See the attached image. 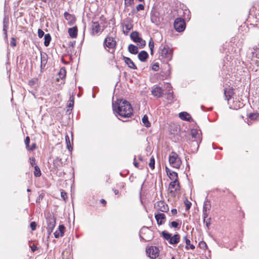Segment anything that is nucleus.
<instances>
[{
	"label": "nucleus",
	"mask_w": 259,
	"mask_h": 259,
	"mask_svg": "<svg viewBox=\"0 0 259 259\" xmlns=\"http://www.w3.org/2000/svg\"><path fill=\"white\" fill-rule=\"evenodd\" d=\"M113 110L121 117H130L133 113V109L129 102L117 100L112 104Z\"/></svg>",
	"instance_id": "f257e3e1"
},
{
	"label": "nucleus",
	"mask_w": 259,
	"mask_h": 259,
	"mask_svg": "<svg viewBox=\"0 0 259 259\" xmlns=\"http://www.w3.org/2000/svg\"><path fill=\"white\" fill-rule=\"evenodd\" d=\"M159 58L164 62H168L172 58L173 51L168 45L161 44L159 49Z\"/></svg>",
	"instance_id": "f03ea898"
},
{
	"label": "nucleus",
	"mask_w": 259,
	"mask_h": 259,
	"mask_svg": "<svg viewBox=\"0 0 259 259\" xmlns=\"http://www.w3.org/2000/svg\"><path fill=\"white\" fill-rule=\"evenodd\" d=\"M233 89L232 88H229L227 89H225L224 90V95L226 98V99L228 101V104L230 105V108L234 109H238V108H241V104L240 102H236L233 105L231 104V100L234 95Z\"/></svg>",
	"instance_id": "7ed1b4c3"
},
{
	"label": "nucleus",
	"mask_w": 259,
	"mask_h": 259,
	"mask_svg": "<svg viewBox=\"0 0 259 259\" xmlns=\"http://www.w3.org/2000/svg\"><path fill=\"white\" fill-rule=\"evenodd\" d=\"M191 135L192 137V140L190 142L191 146L194 147L193 150L196 151L199 147V144L200 143L201 139L200 137V135L198 132L196 130L191 131Z\"/></svg>",
	"instance_id": "20e7f679"
},
{
	"label": "nucleus",
	"mask_w": 259,
	"mask_h": 259,
	"mask_svg": "<svg viewBox=\"0 0 259 259\" xmlns=\"http://www.w3.org/2000/svg\"><path fill=\"white\" fill-rule=\"evenodd\" d=\"M169 162L170 165L176 168H179L181 164L182 161L178 154L175 152L170 153L169 156Z\"/></svg>",
	"instance_id": "39448f33"
},
{
	"label": "nucleus",
	"mask_w": 259,
	"mask_h": 259,
	"mask_svg": "<svg viewBox=\"0 0 259 259\" xmlns=\"http://www.w3.org/2000/svg\"><path fill=\"white\" fill-rule=\"evenodd\" d=\"M161 235L163 238L171 244H176L179 242L180 240V236L178 234H175L172 236L171 234L162 231Z\"/></svg>",
	"instance_id": "423d86ee"
},
{
	"label": "nucleus",
	"mask_w": 259,
	"mask_h": 259,
	"mask_svg": "<svg viewBox=\"0 0 259 259\" xmlns=\"http://www.w3.org/2000/svg\"><path fill=\"white\" fill-rule=\"evenodd\" d=\"M140 236L144 241H149L153 237V233L149 228L143 227L140 230Z\"/></svg>",
	"instance_id": "0eeeda50"
},
{
	"label": "nucleus",
	"mask_w": 259,
	"mask_h": 259,
	"mask_svg": "<svg viewBox=\"0 0 259 259\" xmlns=\"http://www.w3.org/2000/svg\"><path fill=\"white\" fill-rule=\"evenodd\" d=\"M46 220L47 224V229L48 234L50 235L52 233L56 226V218L53 214L49 213L46 218Z\"/></svg>",
	"instance_id": "6e6552de"
},
{
	"label": "nucleus",
	"mask_w": 259,
	"mask_h": 259,
	"mask_svg": "<svg viewBox=\"0 0 259 259\" xmlns=\"http://www.w3.org/2000/svg\"><path fill=\"white\" fill-rule=\"evenodd\" d=\"M174 27L176 31L182 32L185 29V22L184 20L181 18H177L174 22Z\"/></svg>",
	"instance_id": "1a4fd4ad"
},
{
	"label": "nucleus",
	"mask_w": 259,
	"mask_h": 259,
	"mask_svg": "<svg viewBox=\"0 0 259 259\" xmlns=\"http://www.w3.org/2000/svg\"><path fill=\"white\" fill-rule=\"evenodd\" d=\"M146 252L148 256L152 259H156L159 255V251L155 246H150L146 249Z\"/></svg>",
	"instance_id": "9d476101"
},
{
	"label": "nucleus",
	"mask_w": 259,
	"mask_h": 259,
	"mask_svg": "<svg viewBox=\"0 0 259 259\" xmlns=\"http://www.w3.org/2000/svg\"><path fill=\"white\" fill-rule=\"evenodd\" d=\"M104 47H107L109 49H114L116 46V41L115 38L112 36H107L104 41Z\"/></svg>",
	"instance_id": "9b49d317"
},
{
	"label": "nucleus",
	"mask_w": 259,
	"mask_h": 259,
	"mask_svg": "<svg viewBox=\"0 0 259 259\" xmlns=\"http://www.w3.org/2000/svg\"><path fill=\"white\" fill-rule=\"evenodd\" d=\"M155 208L162 212H167L168 210V205L163 201H158L155 205Z\"/></svg>",
	"instance_id": "f8f14e48"
},
{
	"label": "nucleus",
	"mask_w": 259,
	"mask_h": 259,
	"mask_svg": "<svg viewBox=\"0 0 259 259\" xmlns=\"http://www.w3.org/2000/svg\"><path fill=\"white\" fill-rule=\"evenodd\" d=\"M211 208L210 201L208 199H206L204 202L203 207V216L204 218H207V211L210 210Z\"/></svg>",
	"instance_id": "ddd939ff"
},
{
	"label": "nucleus",
	"mask_w": 259,
	"mask_h": 259,
	"mask_svg": "<svg viewBox=\"0 0 259 259\" xmlns=\"http://www.w3.org/2000/svg\"><path fill=\"white\" fill-rule=\"evenodd\" d=\"M151 20L153 23L158 25L160 22L159 14L158 12L152 11L151 14Z\"/></svg>",
	"instance_id": "4468645a"
},
{
	"label": "nucleus",
	"mask_w": 259,
	"mask_h": 259,
	"mask_svg": "<svg viewBox=\"0 0 259 259\" xmlns=\"http://www.w3.org/2000/svg\"><path fill=\"white\" fill-rule=\"evenodd\" d=\"M155 218L158 225L163 224L166 221L165 215L162 213L155 214Z\"/></svg>",
	"instance_id": "2eb2a0df"
},
{
	"label": "nucleus",
	"mask_w": 259,
	"mask_h": 259,
	"mask_svg": "<svg viewBox=\"0 0 259 259\" xmlns=\"http://www.w3.org/2000/svg\"><path fill=\"white\" fill-rule=\"evenodd\" d=\"M151 93L154 97L160 98L162 96L163 90L159 87H156L152 89Z\"/></svg>",
	"instance_id": "dca6fc26"
},
{
	"label": "nucleus",
	"mask_w": 259,
	"mask_h": 259,
	"mask_svg": "<svg viewBox=\"0 0 259 259\" xmlns=\"http://www.w3.org/2000/svg\"><path fill=\"white\" fill-rule=\"evenodd\" d=\"M179 182L178 180L177 181H172L169 184V190H169L170 193H174L175 191H177L179 189Z\"/></svg>",
	"instance_id": "f3484780"
},
{
	"label": "nucleus",
	"mask_w": 259,
	"mask_h": 259,
	"mask_svg": "<svg viewBox=\"0 0 259 259\" xmlns=\"http://www.w3.org/2000/svg\"><path fill=\"white\" fill-rule=\"evenodd\" d=\"M165 170L167 176L171 181H176L178 180V174L176 172L170 170L167 167H166Z\"/></svg>",
	"instance_id": "a211bd4d"
},
{
	"label": "nucleus",
	"mask_w": 259,
	"mask_h": 259,
	"mask_svg": "<svg viewBox=\"0 0 259 259\" xmlns=\"http://www.w3.org/2000/svg\"><path fill=\"white\" fill-rule=\"evenodd\" d=\"M48 55L44 52L40 53V68H44L48 61Z\"/></svg>",
	"instance_id": "6ab92c4d"
},
{
	"label": "nucleus",
	"mask_w": 259,
	"mask_h": 259,
	"mask_svg": "<svg viewBox=\"0 0 259 259\" xmlns=\"http://www.w3.org/2000/svg\"><path fill=\"white\" fill-rule=\"evenodd\" d=\"M65 19L68 21L69 25L73 24L75 21V17L74 15L65 12L64 14Z\"/></svg>",
	"instance_id": "aec40b11"
},
{
	"label": "nucleus",
	"mask_w": 259,
	"mask_h": 259,
	"mask_svg": "<svg viewBox=\"0 0 259 259\" xmlns=\"http://www.w3.org/2000/svg\"><path fill=\"white\" fill-rule=\"evenodd\" d=\"M123 60L129 68L133 69H137V68L136 65L130 58L123 56Z\"/></svg>",
	"instance_id": "412c9836"
},
{
	"label": "nucleus",
	"mask_w": 259,
	"mask_h": 259,
	"mask_svg": "<svg viewBox=\"0 0 259 259\" xmlns=\"http://www.w3.org/2000/svg\"><path fill=\"white\" fill-rule=\"evenodd\" d=\"M58 230H57L54 233V236L56 238H58L59 237H62L64 235L65 227L63 225H59Z\"/></svg>",
	"instance_id": "4be33fe9"
},
{
	"label": "nucleus",
	"mask_w": 259,
	"mask_h": 259,
	"mask_svg": "<svg viewBox=\"0 0 259 259\" xmlns=\"http://www.w3.org/2000/svg\"><path fill=\"white\" fill-rule=\"evenodd\" d=\"M179 117L183 120L187 121H192V119L191 117V115L186 112H180L179 113Z\"/></svg>",
	"instance_id": "5701e85b"
},
{
	"label": "nucleus",
	"mask_w": 259,
	"mask_h": 259,
	"mask_svg": "<svg viewBox=\"0 0 259 259\" xmlns=\"http://www.w3.org/2000/svg\"><path fill=\"white\" fill-rule=\"evenodd\" d=\"M133 24L131 22H126L123 25V32L127 34L128 32L132 29Z\"/></svg>",
	"instance_id": "b1692460"
},
{
	"label": "nucleus",
	"mask_w": 259,
	"mask_h": 259,
	"mask_svg": "<svg viewBox=\"0 0 259 259\" xmlns=\"http://www.w3.org/2000/svg\"><path fill=\"white\" fill-rule=\"evenodd\" d=\"M92 33L94 34H97L101 31V26L98 22H94L92 25Z\"/></svg>",
	"instance_id": "393cba45"
},
{
	"label": "nucleus",
	"mask_w": 259,
	"mask_h": 259,
	"mask_svg": "<svg viewBox=\"0 0 259 259\" xmlns=\"http://www.w3.org/2000/svg\"><path fill=\"white\" fill-rule=\"evenodd\" d=\"M68 32L71 37L76 38L77 35V28L76 26L70 28Z\"/></svg>",
	"instance_id": "a878e982"
},
{
	"label": "nucleus",
	"mask_w": 259,
	"mask_h": 259,
	"mask_svg": "<svg viewBox=\"0 0 259 259\" xmlns=\"http://www.w3.org/2000/svg\"><path fill=\"white\" fill-rule=\"evenodd\" d=\"M148 57V53L145 51H142L138 54V58L142 62H144L146 60L147 58Z\"/></svg>",
	"instance_id": "bb28decb"
},
{
	"label": "nucleus",
	"mask_w": 259,
	"mask_h": 259,
	"mask_svg": "<svg viewBox=\"0 0 259 259\" xmlns=\"http://www.w3.org/2000/svg\"><path fill=\"white\" fill-rule=\"evenodd\" d=\"M252 58L259 59V47H254L251 50Z\"/></svg>",
	"instance_id": "cd10ccee"
},
{
	"label": "nucleus",
	"mask_w": 259,
	"mask_h": 259,
	"mask_svg": "<svg viewBox=\"0 0 259 259\" xmlns=\"http://www.w3.org/2000/svg\"><path fill=\"white\" fill-rule=\"evenodd\" d=\"M183 240L185 241L186 243V249H189V248H190L191 249H194L195 248V246L190 243V240L188 238H187V237L186 236L184 237Z\"/></svg>",
	"instance_id": "c85d7f7f"
},
{
	"label": "nucleus",
	"mask_w": 259,
	"mask_h": 259,
	"mask_svg": "<svg viewBox=\"0 0 259 259\" xmlns=\"http://www.w3.org/2000/svg\"><path fill=\"white\" fill-rule=\"evenodd\" d=\"M128 50L131 53L133 54H136L138 52V47L132 44L128 46Z\"/></svg>",
	"instance_id": "c756f323"
},
{
	"label": "nucleus",
	"mask_w": 259,
	"mask_h": 259,
	"mask_svg": "<svg viewBox=\"0 0 259 259\" xmlns=\"http://www.w3.org/2000/svg\"><path fill=\"white\" fill-rule=\"evenodd\" d=\"M131 38L134 42H136L138 41L140 37H139V33L137 31H134L131 34Z\"/></svg>",
	"instance_id": "7c9ffc66"
},
{
	"label": "nucleus",
	"mask_w": 259,
	"mask_h": 259,
	"mask_svg": "<svg viewBox=\"0 0 259 259\" xmlns=\"http://www.w3.org/2000/svg\"><path fill=\"white\" fill-rule=\"evenodd\" d=\"M142 122H143L144 125L147 127H149L151 125V123L148 120V117L147 115H145L143 117Z\"/></svg>",
	"instance_id": "2f4dec72"
},
{
	"label": "nucleus",
	"mask_w": 259,
	"mask_h": 259,
	"mask_svg": "<svg viewBox=\"0 0 259 259\" xmlns=\"http://www.w3.org/2000/svg\"><path fill=\"white\" fill-rule=\"evenodd\" d=\"M51 40V37L49 33L46 34L45 35V42L44 45L46 47L49 46Z\"/></svg>",
	"instance_id": "473e14b6"
},
{
	"label": "nucleus",
	"mask_w": 259,
	"mask_h": 259,
	"mask_svg": "<svg viewBox=\"0 0 259 259\" xmlns=\"http://www.w3.org/2000/svg\"><path fill=\"white\" fill-rule=\"evenodd\" d=\"M66 70L64 67H62L60 69L58 75L59 76V77L61 79H63L66 76Z\"/></svg>",
	"instance_id": "72a5a7b5"
},
{
	"label": "nucleus",
	"mask_w": 259,
	"mask_h": 259,
	"mask_svg": "<svg viewBox=\"0 0 259 259\" xmlns=\"http://www.w3.org/2000/svg\"><path fill=\"white\" fill-rule=\"evenodd\" d=\"M34 175L36 177H38L41 176V171L39 167L37 165H34Z\"/></svg>",
	"instance_id": "f704fd0d"
},
{
	"label": "nucleus",
	"mask_w": 259,
	"mask_h": 259,
	"mask_svg": "<svg viewBox=\"0 0 259 259\" xmlns=\"http://www.w3.org/2000/svg\"><path fill=\"white\" fill-rule=\"evenodd\" d=\"M53 163L56 167L59 166L62 164V159L57 157L54 160Z\"/></svg>",
	"instance_id": "c9c22d12"
},
{
	"label": "nucleus",
	"mask_w": 259,
	"mask_h": 259,
	"mask_svg": "<svg viewBox=\"0 0 259 259\" xmlns=\"http://www.w3.org/2000/svg\"><path fill=\"white\" fill-rule=\"evenodd\" d=\"M203 222H204V223L205 224V225L206 226L207 228L208 229L209 226L210 225V218L207 219V218L203 217Z\"/></svg>",
	"instance_id": "e433bc0d"
},
{
	"label": "nucleus",
	"mask_w": 259,
	"mask_h": 259,
	"mask_svg": "<svg viewBox=\"0 0 259 259\" xmlns=\"http://www.w3.org/2000/svg\"><path fill=\"white\" fill-rule=\"evenodd\" d=\"M155 165V159L152 156L150 158V162L149 163V165L152 169L154 168Z\"/></svg>",
	"instance_id": "4c0bfd02"
},
{
	"label": "nucleus",
	"mask_w": 259,
	"mask_h": 259,
	"mask_svg": "<svg viewBox=\"0 0 259 259\" xmlns=\"http://www.w3.org/2000/svg\"><path fill=\"white\" fill-rule=\"evenodd\" d=\"M134 0H124V5L125 7H129L134 4Z\"/></svg>",
	"instance_id": "58836bf2"
},
{
	"label": "nucleus",
	"mask_w": 259,
	"mask_h": 259,
	"mask_svg": "<svg viewBox=\"0 0 259 259\" xmlns=\"http://www.w3.org/2000/svg\"><path fill=\"white\" fill-rule=\"evenodd\" d=\"M65 141H66V143L68 149L69 150L70 149L69 147H71V144H70L69 137L68 135H66V136H65Z\"/></svg>",
	"instance_id": "ea45409f"
},
{
	"label": "nucleus",
	"mask_w": 259,
	"mask_h": 259,
	"mask_svg": "<svg viewBox=\"0 0 259 259\" xmlns=\"http://www.w3.org/2000/svg\"><path fill=\"white\" fill-rule=\"evenodd\" d=\"M199 246L201 248L205 250L207 248V245L204 241H201L199 243Z\"/></svg>",
	"instance_id": "a19ab883"
},
{
	"label": "nucleus",
	"mask_w": 259,
	"mask_h": 259,
	"mask_svg": "<svg viewBox=\"0 0 259 259\" xmlns=\"http://www.w3.org/2000/svg\"><path fill=\"white\" fill-rule=\"evenodd\" d=\"M136 42L138 43V45L142 47L145 46L146 44L145 41L143 40L141 37L140 38V39L138 40V41H137Z\"/></svg>",
	"instance_id": "79ce46f5"
},
{
	"label": "nucleus",
	"mask_w": 259,
	"mask_h": 259,
	"mask_svg": "<svg viewBox=\"0 0 259 259\" xmlns=\"http://www.w3.org/2000/svg\"><path fill=\"white\" fill-rule=\"evenodd\" d=\"M170 227L175 228H177L180 227V225L178 222L176 221H173L170 223Z\"/></svg>",
	"instance_id": "37998d69"
},
{
	"label": "nucleus",
	"mask_w": 259,
	"mask_h": 259,
	"mask_svg": "<svg viewBox=\"0 0 259 259\" xmlns=\"http://www.w3.org/2000/svg\"><path fill=\"white\" fill-rule=\"evenodd\" d=\"M8 28V26L3 25V31L5 34V37L6 39H8V35H7V29Z\"/></svg>",
	"instance_id": "c03bdc74"
},
{
	"label": "nucleus",
	"mask_w": 259,
	"mask_h": 259,
	"mask_svg": "<svg viewBox=\"0 0 259 259\" xmlns=\"http://www.w3.org/2000/svg\"><path fill=\"white\" fill-rule=\"evenodd\" d=\"M171 89H168V94H167V99L168 100H172L173 99V94H172V92H171Z\"/></svg>",
	"instance_id": "a18cd8bd"
},
{
	"label": "nucleus",
	"mask_w": 259,
	"mask_h": 259,
	"mask_svg": "<svg viewBox=\"0 0 259 259\" xmlns=\"http://www.w3.org/2000/svg\"><path fill=\"white\" fill-rule=\"evenodd\" d=\"M30 228L32 231H34L36 229V223L35 222H32L30 224Z\"/></svg>",
	"instance_id": "49530a36"
},
{
	"label": "nucleus",
	"mask_w": 259,
	"mask_h": 259,
	"mask_svg": "<svg viewBox=\"0 0 259 259\" xmlns=\"http://www.w3.org/2000/svg\"><path fill=\"white\" fill-rule=\"evenodd\" d=\"M144 6L143 4H139L136 7V10L137 11H140L141 10H143L144 9Z\"/></svg>",
	"instance_id": "de8ad7c7"
},
{
	"label": "nucleus",
	"mask_w": 259,
	"mask_h": 259,
	"mask_svg": "<svg viewBox=\"0 0 259 259\" xmlns=\"http://www.w3.org/2000/svg\"><path fill=\"white\" fill-rule=\"evenodd\" d=\"M10 45L13 47H14L16 46V40L14 37H12L11 38Z\"/></svg>",
	"instance_id": "09e8293b"
},
{
	"label": "nucleus",
	"mask_w": 259,
	"mask_h": 259,
	"mask_svg": "<svg viewBox=\"0 0 259 259\" xmlns=\"http://www.w3.org/2000/svg\"><path fill=\"white\" fill-rule=\"evenodd\" d=\"M257 117V114L255 113H250L249 115V117L251 120L255 119Z\"/></svg>",
	"instance_id": "8fccbe9b"
},
{
	"label": "nucleus",
	"mask_w": 259,
	"mask_h": 259,
	"mask_svg": "<svg viewBox=\"0 0 259 259\" xmlns=\"http://www.w3.org/2000/svg\"><path fill=\"white\" fill-rule=\"evenodd\" d=\"M30 142V138L29 137H26L25 140V144L26 145V147L27 149H28L29 147V144Z\"/></svg>",
	"instance_id": "3c124183"
},
{
	"label": "nucleus",
	"mask_w": 259,
	"mask_h": 259,
	"mask_svg": "<svg viewBox=\"0 0 259 259\" xmlns=\"http://www.w3.org/2000/svg\"><path fill=\"white\" fill-rule=\"evenodd\" d=\"M61 196L64 201H66L67 198V194L64 191H62L61 193Z\"/></svg>",
	"instance_id": "603ef678"
},
{
	"label": "nucleus",
	"mask_w": 259,
	"mask_h": 259,
	"mask_svg": "<svg viewBox=\"0 0 259 259\" xmlns=\"http://www.w3.org/2000/svg\"><path fill=\"white\" fill-rule=\"evenodd\" d=\"M44 35V32L40 29L38 30V36L39 37L41 38Z\"/></svg>",
	"instance_id": "864d4df0"
},
{
	"label": "nucleus",
	"mask_w": 259,
	"mask_h": 259,
	"mask_svg": "<svg viewBox=\"0 0 259 259\" xmlns=\"http://www.w3.org/2000/svg\"><path fill=\"white\" fill-rule=\"evenodd\" d=\"M35 159L34 157H31L30 158V163L31 166H34V165H36L35 163Z\"/></svg>",
	"instance_id": "5fc2aeb1"
},
{
	"label": "nucleus",
	"mask_w": 259,
	"mask_h": 259,
	"mask_svg": "<svg viewBox=\"0 0 259 259\" xmlns=\"http://www.w3.org/2000/svg\"><path fill=\"white\" fill-rule=\"evenodd\" d=\"M154 42H151V41H150L149 43V47L150 48V49L151 50V54H152L153 53V49L154 48Z\"/></svg>",
	"instance_id": "6e6d98bb"
},
{
	"label": "nucleus",
	"mask_w": 259,
	"mask_h": 259,
	"mask_svg": "<svg viewBox=\"0 0 259 259\" xmlns=\"http://www.w3.org/2000/svg\"><path fill=\"white\" fill-rule=\"evenodd\" d=\"M3 25L8 26L9 25V20L8 18L5 17L3 20Z\"/></svg>",
	"instance_id": "4d7b16f0"
},
{
	"label": "nucleus",
	"mask_w": 259,
	"mask_h": 259,
	"mask_svg": "<svg viewBox=\"0 0 259 259\" xmlns=\"http://www.w3.org/2000/svg\"><path fill=\"white\" fill-rule=\"evenodd\" d=\"M73 104H74V101H73V99H70L69 101V103L68 104V107L69 108H72L73 106Z\"/></svg>",
	"instance_id": "13d9d810"
},
{
	"label": "nucleus",
	"mask_w": 259,
	"mask_h": 259,
	"mask_svg": "<svg viewBox=\"0 0 259 259\" xmlns=\"http://www.w3.org/2000/svg\"><path fill=\"white\" fill-rule=\"evenodd\" d=\"M35 82H36V80L32 79V80H30L29 81L28 83L30 85L33 86L35 84Z\"/></svg>",
	"instance_id": "bf43d9fd"
},
{
	"label": "nucleus",
	"mask_w": 259,
	"mask_h": 259,
	"mask_svg": "<svg viewBox=\"0 0 259 259\" xmlns=\"http://www.w3.org/2000/svg\"><path fill=\"white\" fill-rule=\"evenodd\" d=\"M36 148V145L35 144H33L30 147H28V149H27L29 150L33 151Z\"/></svg>",
	"instance_id": "052dcab7"
},
{
	"label": "nucleus",
	"mask_w": 259,
	"mask_h": 259,
	"mask_svg": "<svg viewBox=\"0 0 259 259\" xmlns=\"http://www.w3.org/2000/svg\"><path fill=\"white\" fill-rule=\"evenodd\" d=\"M30 247H31V249L32 252H34L37 249V247L34 244H33L32 245H31L30 246Z\"/></svg>",
	"instance_id": "680f3d73"
},
{
	"label": "nucleus",
	"mask_w": 259,
	"mask_h": 259,
	"mask_svg": "<svg viewBox=\"0 0 259 259\" xmlns=\"http://www.w3.org/2000/svg\"><path fill=\"white\" fill-rule=\"evenodd\" d=\"M158 68H159V66H158V64H154V65H153V68H152V69H153L154 70H155V71H157V70H158Z\"/></svg>",
	"instance_id": "e2e57ef3"
},
{
	"label": "nucleus",
	"mask_w": 259,
	"mask_h": 259,
	"mask_svg": "<svg viewBox=\"0 0 259 259\" xmlns=\"http://www.w3.org/2000/svg\"><path fill=\"white\" fill-rule=\"evenodd\" d=\"M172 215H176L177 213V210L176 209H172L171 210Z\"/></svg>",
	"instance_id": "0e129e2a"
},
{
	"label": "nucleus",
	"mask_w": 259,
	"mask_h": 259,
	"mask_svg": "<svg viewBox=\"0 0 259 259\" xmlns=\"http://www.w3.org/2000/svg\"><path fill=\"white\" fill-rule=\"evenodd\" d=\"M191 205V203L188 202L187 203H186V209H189Z\"/></svg>",
	"instance_id": "69168bd1"
},
{
	"label": "nucleus",
	"mask_w": 259,
	"mask_h": 259,
	"mask_svg": "<svg viewBox=\"0 0 259 259\" xmlns=\"http://www.w3.org/2000/svg\"><path fill=\"white\" fill-rule=\"evenodd\" d=\"M134 165L136 167H139V163L137 162H134Z\"/></svg>",
	"instance_id": "338daca9"
},
{
	"label": "nucleus",
	"mask_w": 259,
	"mask_h": 259,
	"mask_svg": "<svg viewBox=\"0 0 259 259\" xmlns=\"http://www.w3.org/2000/svg\"><path fill=\"white\" fill-rule=\"evenodd\" d=\"M114 193H115V195H117V194H118L119 191H118V190H114Z\"/></svg>",
	"instance_id": "774afa93"
}]
</instances>
